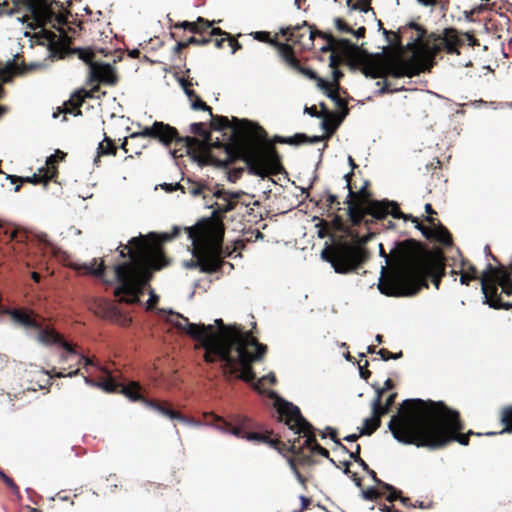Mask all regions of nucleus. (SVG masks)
Returning a JSON list of instances; mask_svg holds the SVG:
<instances>
[{
	"label": "nucleus",
	"instance_id": "f257e3e1",
	"mask_svg": "<svg viewBox=\"0 0 512 512\" xmlns=\"http://www.w3.org/2000/svg\"><path fill=\"white\" fill-rule=\"evenodd\" d=\"M395 440L405 445L440 449L452 441L468 445L469 435L458 434L462 429L459 413L443 402L421 399L404 400L388 423Z\"/></svg>",
	"mask_w": 512,
	"mask_h": 512
},
{
	"label": "nucleus",
	"instance_id": "f03ea898",
	"mask_svg": "<svg viewBox=\"0 0 512 512\" xmlns=\"http://www.w3.org/2000/svg\"><path fill=\"white\" fill-rule=\"evenodd\" d=\"M168 321L193 339L200 341V345L205 349L206 362L212 363L216 358L219 359L224 373L230 375L234 374L237 365H240L241 379L249 382L255 378L250 364L261 359L266 352V346L258 343L250 332L237 325L225 326L221 319L215 320L218 329L214 330L212 325L190 323L184 316L172 312Z\"/></svg>",
	"mask_w": 512,
	"mask_h": 512
},
{
	"label": "nucleus",
	"instance_id": "7ed1b4c3",
	"mask_svg": "<svg viewBox=\"0 0 512 512\" xmlns=\"http://www.w3.org/2000/svg\"><path fill=\"white\" fill-rule=\"evenodd\" d=\"M379 254L385 260L381 267L379 291L390 297H409L427 286L426 277L431 276L438 289L444 273V264L439 258H420L414 241L394 242L387 254L379 244Z\"/></svg>",
	"mask_w": 512,
	"mask_h": 512
},
{
	"label": "nucleus",
	"instance_id": "20e7f679",
	"mask_svg": "<svg viewBox=\"0 0 512 512\" xmlns=\"http://www.w3.org/2000/svg\"><path fill=\"white\" fill-rule=\"evenodd\" d=\"M174 226L172 233H150L147 237L139 235L121 246L120 256H129L130 260L115 266L118 286L114 295L120 302L133 304L139 302L143 289L151 279V270H160L167 265L159 244L173 239L179 233Z\"/></svg>",
	"mask_w": 512,
	"mask_h": 512
},
{
	"label": "nucleus",
	"instance_id": "39448f33",
	"mask_svg": "<svg viewBox=\"0 0 512 512\" xmlns=\"http://www.w3.org/2000/svg\"><path fill=\"white\" fill-rule=\"evenodd\" d=\"M67 13L61 0H34V70H44L71 53L89 66L94 63L91 50L70 49V40L60 27Z\"/></svg>",
	"mask_w": 512,
	"mask_h": 512
},
{
	"label": "nucleus",
	"instance_id": "423d86ee",
	"mask_svg": "<svg viewBox=\"0 0 512 512\" xmlns=\"http://www.w3.org/2000/svg\"><path fill=\"white\" fill-rule=\"evenodd\" d=\"M210 116L213 129L223 130L232 127L247 138L241 146L240 152L250 174L264 178L281 170L275 149L263 142L265 135L261 127L248 120L237 118H233V125H230L229 119L225 116H214L212 113Z\"/></svg>",
	"mask_w": 512,
	"mask_h": 512
},
{
	"label": "nucleus",
	"instance_id": "0eeeda50",
	"mask_svg": "<svg viewBox=\"0 0 512 512\" xmlns=\"http://www.w3.org/2000/svg\"><path fill=\"white\" fill-rule=\"evenodd\" d=\"M192 242L195 260L184 263L186 268H199L201 272H216L222 265L221 233L208 223H199L186 228Z\"/></svg>",
	"mask_w": 512,
	"mask_h": 512
},
{
	"label": "nucleus",
	"instance_id": "6e6552de",
	"mask_svg": "<svg viewBox=\"0 0 512 512\" xmlns=\"http://www.w3.org/2000/svg\"><path fill=\"white\" fill-rule=\"evenodd\" d=\"M190 132L202 137V141L195 138L186 136L179 137L177 130L163 122L155 121L151 126L144 127L140 132L131 134V138L136 137H150L158 139L163 145L168 146L175 141L176 143H183L187 148L198 145L200 148H207L210 145V132L205 130L204 124L201 122L192 123L190 125Z\"/></svg>",
	"mask_w": 512,
	"mask_h": 512
},
{
	"label": "nucleus",
	"instance_id": "1a4fd4ad",
	"mask_svg": "<svg viewBox=\"0 0 512 512\" xmlns=\"http://www.w3.org/2000/svg\"><path fill=\"white\" fill-rule=\"evenodd\" d=\"M348 206V215L351 222L355 225L361 223L363 217L366 214H370L371 216L381 219L386 217L387 215H391L393 218H402L405 221L411 220L415 223V228L418 229L422 235L427 239H432L434 234V229L428 228L420 224L416 217L408 214H404L400 211L398 204L396 202L390 201H370L366 205L363 204H351L350 200H347Z\"/></svg>",
	"mask_w": 512,
	"mask_h": 512
},
{
	"label": "nucleus",
	"instance_id": "9d476101",
	"mask_svg": "<svg viewBox=\"0 0 512 512\" xmlns=\"http://www.w3.org/2000/svg\"><path fill=\"white\" fill-rule=\"evenodd\" d=\"M278 411L285 423L295 434L302 435L305 440L304 446H311V450L317 452L321 456L328 457L329 452L315 442L314 434L312 433V426L301 415L300 409L292 403L279 400Z\"/></svg>",
	"mask_w": 512,
	"mask_h": 512
},
{
	"label": "nucleus",
	"instance_id": "9b49d317",
	"mask_svg": "<svg viewBox=\"0 0 512 512\" xmlns=\"http://www.w3.org/2000/svg\"><path fill=\"white\" fill-rule=\"evenodd\" d=\"M481 285L485 300L497 297V286H500L506 295H512V279L504 266L495 268L489 264L482 274Z\"/></svg>",
	"mask_w": 512,
	"mask_h": 512
},
{
	"label": "nucleus",
	"instance_id": "f8f14e48",
	"mask_svg": "<svg viewBox=\"0 0 512 512\" xmlns=\"http://www.w3.org/2000/svg\"><path fill=\"white\" fill-rule=\"evenodd\" d=\"M365 251L361 247H345L329 254L322 252L336 273L346 274L355 270L365 259Z\"/></svg>",
	"mask_w": 512,
	"mask_h": 512
},
{
	"label": "nucleus",
	"instance_id": "ddd939ff",
	"mask_svg": "<svg viewBox=\"0 0 512 512\" xmlns=\"http://www.w3.org/2000/svg\"><path fill=\"white\" fill-rule=\"evenodd\" d=\"M34 338L43 346L49 347L58 344L66 350L67 354H77L74 346L63 341L61 335L55 331L50 322L36 313H34Z\"/></svg>",
	"mask_w": 512,
	"mask_h": 512
},
{
	"label": "nucleus",
	"instance_id": "4468645a",
	"mask_svg": "<svg viewBox=\"0 0 512 512\" xmlns=\"http://www.w3.org/2000/svg\"><path fill=\"white\" fill-rule=\"evenodd\" d=\"M32 70V64H26L20 54L14 55L3 67H0V99L4 97L3 84L12 81L16 76L28 74ZM6 112V108L0 105V117Z\"/></svg>",
	"mask_w": 512,
	"mask_h": 512
},
{
	"label": "nucleus",
	"instance_id": "2eb2a0df",
	"mask_svg": "<svg viewBox=\"0 0 512 512\" xmlns=\"http://www.w3.org/2000/svg\"><path fill=\"white\" fill-rule=\"evenodd\" d=\"M384 68L386 75H391L395 78L413 77L424 71L423 65L413 60H390L385 64Z\"/></svg>",
	"mask_w": 512,
	"mask_h": 512
},
{
	"label": "nucleus",
	"instance_id": "dca6fc26",
	"mask_svg": "<svg viewBox=\"0 0 512 512\" xmlns=\"http://www.w3.org/2000/svg\"><path fill=\"white\" fill-rule=\"evenodd\" d=\"M64 156V153L57 150L55 154L50 155L46 158L45 166L38 168V172H34V185L42 183L43 186H46L47 183L55 177L56 175V167L55 164L61 160Z\"/></svg>",
	"mask_w": 512,
	"mask_h": 512
},
{
	"label": "nucleus",
	"instance_id": "f3484780",
	"mask_svg": "<svg viewBox=\"0 0 512 512\" xmlns=\"http://www.w3.org/2000/svg\"><path fill=\"white\" fill-rule=\"evenodd\" d=\"M90 78L93 82H100L108 85L116 83V74L112 65L108 63H91Z\"/></svg>",
	"mask_w": 512,
	"mask_h": 512
},
{
	"label": "nucleus",
	"instance_id": "a211bd4d",
	"mask_svg": "<svg viewBox=\"0 0 512 512\" xmlns=\"http://www.w3.org/2000/svg\"><path fill=\"white\" fill-rule=\"evenodd\" d=\"M278 51L279 55L292 69L298 71L309 79H316L317 81L320 79L313 70L310 68H304L300 65L299 61L294 57L292 48L289 45L283 43L278 44Z\"/></svg>",
	"mask_w": 512,
	"mask_h": 512
},
{
	"label": "nucleus",
	"instance_id": "6ab92c4d",
	"mask_svg": "<svg viewBox=\"0 0 512 512\" xmlns=\"http://www.w3.org/2000/svg\"><path fill=\"white\" fill-rule=\"evenodd\" d=\"M95 305V313L103 318L117 321L121 325H125L130 321L128 318L121 315L117 306L112 302L101 299L96 301Z\"/></svg>",
	"mask_w": 512,
	"mask_h": 512
},
{
	"label": "nucleus",
	"instance_id": "aec40b11",
	"mask_svg": "<svg viewBox=\"0 0 512 512\" xmlns=\"http://www.w3.org/2000/svg\"><path fill=\"white\" fill-rule=\"evenodd\" d=\"M380 397H381V394L379 393L378 395H376L375 399L373 400L372 416L364 419L363 426L360 429V435H370L380 426V423H381V420L379 419Z\"/></svg>",
	"mask_w": 512,
	"mask_h": 512
},
{
	"label": "nucleus",
	"instance_id": "412c9836",
	"mask_svg": "<svg viewBox=\"0 0 512 512\" xmlns=\"http://www.w3.org/2000/svg\"><path fill=\"white\" fill-rule=\"evenodd\" d=\"M318 87L326 94V96L331 99L335 105L342 110L341 119H343L348 114L347 103L344 99H342L337 92L331 89V85L329 82L319 79Z\"/></svg>",
	"mask_w": 512,
	"mask_h": 512
},
{
	"label": "nucleus",
	"instance_id": "4be33fe9",
	"mask_svg": "<svg viewBox=\"0 0 512 512\" xmlns=\"http://www.w3.org/2000/svg\"><path fill=\"white\" fill-rule=\"evenodd\" d=\"M355 49V45H353L349 40L347 39H341L336 41L332 37L327 38V45L322 47L321 50L326 51H341L346 55H350Z\"/></svg>",
	"mask_w": 512,
	"mask_h": 512
},
{
	"label": "nucleus",
	"instance_id": "5701e85b",
	"mask_svg": "<svg viewBox=\"0 0 512 512\" xmlns=\"http://www.w3.org/2000/svg\"><path fill=\"white\" fill-rule=\"evenodd\" d=\"M7 314H9L11 320L14 324L23 328H31L32 327V316L26 313L22 309H8Z\"/></svg>",
	"mask_w": 512,
	"mask_h": 512
},
{
	"label": "nucleus",
	"instance_id": "b1692460",
	"mask_svg": "<svg viewBox=\"0 0 512 512\" xmlns=\"http://www.w3.org/2000/svg\"><path fill=\"white\" fill-rule=\"evenodd\" d=\"M116 147L114 146L112 140L107 136L104 137V140L99 143L97 148V156L94 159V163L97 164L101 155H115Z\"/></svg>",
	"mask_w": 512,
	"mask_h": 512
},
{
	"label": "nucleus",
	"instance_id": "393cba45",
	"mask_svg": "<svg viewBox=\"0 0 512 512\" xmlns=\"http://www.w3.org/2000/svg\"><path fill=\"white\" fill-rule=\"evenodd\" d=\"M52 371H46V370H41L40 373L46 377L45 379V382L44 383H40L38 384V387L39 389H46L48 386L51 385V380L52 378L56 377V378H63V377H73V376H76L79 374V369H76L74 371H71L67 374H64L63 372H57L55 373L54 375L51 374Z\"/></svg>",
	"mask_w": 512,
	"mask_h": 512
},
{
	"label": "nucleus",
	"instance_id": "a878e982",
	"mask_svg": "<svg viewBox=\"0 0 512 512\" xmlns=\"http://www.w3.org/2000/svg\"><path fill=\"white\" fill-rule=\"evenodd\" d=\"M445 48L448 53H458L457 51V33L453 29H446L444 33Z\"/></svg>",
	"mask_w": 512,
	"mask_h": 512
},
{
	"label": "nucleus",
	"instance_id": "bb28decb",
	"mask_svg": "<svg viewBox=\"0 0 512 512\" xmlns=\"http://www.w3.org/2000/svg\"><path fill=\"white\" fill-rule=\"evenodd\" d=\"M432 239H435L436 241L445 246H449L452 243V238L449 231L442 225H439L434 228V234Z\"/></svg>",
	"mask_w": 512,
	"mask_h": 512
},
{
	"label": "nucleus",
	"instance_id": "cd10ccee",
	"mask_svg": "<svg viewBox=\"0 0 512 512\" xmlns=\"http://www.w3.org/2000/svg\"><path fill=\"white\" fill-rule=\"evenodd\" d=\"M83 99L84 98L80 93H75L69 100V104H67V103L64 104V110L61 112L64 114H66V113H70V114H74V115L79 114L80 113L79 110L77 113H74L73 110L78 109V107L83 102Z\"/></svg>",
	"mask_w": 512,
	"mask_h": 512
},
{
	"label": "nucleus",
	"instance_id": "c85d7f7f",
	"mask_svg": "<svg viewBox=\"0 0 512 512\" xmlns=\"http://www.w3.org/2000/svg\"><path fill=\"white\" fill-rule=\"evenodd\" d=\"M20 5L25 8L27 13L22 17H17V19L27 22V28L32 29V22H29V15H32V0H25L23 3H15V6L17 7L15 12H18L21 9Z\"/></svg>",
	"mask_w": 512,
	"mask_h": 512
},
{
	"label": "nucleus",
	"instance_id": "c756f323",
	"mask_svg": "<svg viewBox=\"0 0 512 512\" xmlns=\"http://www.w3.org/2000/svg\"><path fill=\"white\" fill-rule=\"evenodd\" d=\"M277 141L280 143H286L291 145H299L308 142V137L305 134H295L291 137H277Z\"/></svg>",
	"mask_w": 512,
	"mask_h": 512
},
{
	"label": "nucleus",
	"instance_id": "7c9ffc66",
	"mask_svg": "<svg viewBox=\"0 0 512 512\" xmlns=\"http://www.w3.org/2000/svg\"><path fill=\"white\" fill-rule=\"evenodd\" d=\"M109 377L104 381H97L96 387L104 390L105 392L112 393L117 390L118 385L113 381L110 373H106Z\"/></svg>",
	"mask_w": 512,
	"mask_h": 512
},
{
	"label": "nucleus",
	"instance_id": "2f4dec72",
	"mask_svg": "<svg viewBox=\"0 0 512 512\" xmlns=\"http://www.w3.org/2000/svg\"><path fill=\"white\" fill-rule=\"evenodd\" d=\"M203 22L204 19L199 17L196 22L183 21L180 24H178L177 27L189 30L193 33H201V28H199V24Z\"/></svg>",
	"mask_w": 512,
	"mask_h": 512
},
{
	"label": "nucleus",
	"instance_id": "473e14b6",
	"mask_svg": "<svg viewBox=\"0 0 512 512\" xmlns=\"http://www.w3.org/2000/svg\"><path fill=\"white\" fill-rule=\"evenodd\" d=\"M149 405L154 408L156 411H158L159 413L163 414L164 416H167L169 417L170 419H177V418H180V414L175 412V411H172L168 408H165L157 403H149Z\"/></svg>",
	"mask_w": 512,
	"mask_h": 512
},
{
	"label": "nucleus",
	"instance_id": "72a5a7b5",
	"mask_svg": "<svg viewBox=\"0 0 512 512\" xmlns=\"http://www.w3.org/2000/svg\"><path fill=\"white\" fill-rule=\"evenodd\" d=\"M121 393L133 401L139 399L138 386L136 384H132L131 386H123L121 388Z\"/></svg>",
	"mask_w": 512,
	"mask_h": 512
},
{
	"label": "nucleus",
	"instance_id": "f704fd0d",
	"mask_svg": "<svg viewBox=\"0 0 512 512\" xmlns=\"http://www.w3.org/2000/svg\"><path fill=\"white\" fill-rule=\"evenodd\" d=\"M502 422L506 426L502 432H512V408H506L503 410Z\"/></svg>",
	"mask_w": 512,
	"mask_h": 512
},
{
	"label": "nucleus",
	"instance_id": "c9c22d12",
	"mask_svg": "<svg viewBox=\"0 0 512 512\" xmlns=\"http://www.w3.org/2000/svg\"><path fill=\"white\" fill-rule=\"evenodd\" d=\"M85 268L92 274L96 276H101L104 271L103 262L97 264V261L94 259L89 265H85Z\"/></svg>",
	"mask_w": 512,
	"mask_h": 512
},
{
	"label": "nucleus",
	"instance_id": "e433bc0d",
	"mask_svg": "<svg viewBox=\"0 0 512 512\" xmlns=\"http://www.w3.org/2000/svg\"><path fill=\"white\" fill-rule=\"evenodd\" d=\"M486 303H488V305L492 308H495V309H498V308H503L505 310H510L512 309V303L511 302H506V303H501L500 300L496 297V298H489L488 300H485Z\"/></svg>",
	"mask_w": 512,
	"mask_h": 512
},
{
	"label": "nucleus",
	"instance_id": "4c0bfd02",
	"mask_svg": "<svg viewBox=\"0 0 512 512\" xmlns=\"http://www.w3.org/2000/svg\"><path fill=\"white\" fill-rule=\"evenodd\" d=\"M6 234H8V231H6ZM9 238L12 241H16V242L20 243V242L24 241V239H27L28 236L25 231H21L18 229H12L9 232Z\"/></svg>",
	"mask_w": 512,
	"mask_h": 512
},
{
	"label": "nucleus",
	"instance_id": "58836bf2",
	"mask_svg": "<svg viewBox=\"0 0 512 512\" xmlns=\"http://www.w3.org/2000/svg\"><path fill=\"white\" fill-rule=\"evenodd\" d=\"M190 103L193 110L208 111L209 114H211V108L207 106L198 96H195V98L190 101Z\"/></svg>",
	"mask_w": 512,
	"mask_h": 512
},
{
	"label": "nucleus",
	"instance_id": "ea45409f",
	"mask_svg": "<svg viewBox=\"0 0 512 512\" xmlns=\"http://www.w3.org/2000/svg\"><path fill=\"white\" fill-rule=\"evenodd\" d=\"M365 73H366L367 76H370L373 79L381 78V77L386 76L385 68L384 67L383 68L372 67V68L367 69Z\"/></svg>",
	"mask_w": 512,
	"mask_h": 512
},
{
	"label": "nucleus",
	"instance_id": "a19ab883",
	"mask_svg": "<svg viewBox=\"0 0 512 512\" xmlns=\"http://www.w3.org/2000/svg\"><path fill=\"white\" fill-rule=\"evenodd\" d=\"M204 189V185L201 183H191L187 188H185V192L187 191L193 196H198L202 193Z\"/></svg>",
	"mask_w": 512,
	"mask_h": 512
},
{
	"label": "nucleus",
	"instance_id": "79ce46f5",
	"mask_svg": "<svg viewBox=\"0 0 512 512\" xmlns=\"http://www.w3.org/2000/svg\"><path fill=\"white\" fill-rule=\"evenodd\" d=\"M0 478L4 481V483L11 488V490L14 493L19 492L18 486L14 483L13 479L7 476L1 469H0Z\"/></svg>",
	"mask_w": 512,
	"mask_h": 512
},
{
	"label": "nucleus",
	"instance_id": "37998d69",
	"mask_svg": "<svg viewBox=\"0 0 512 512\" xmlns=\"http://www.w3.org/2000/svg\"><path fill=\"white\" fill-rule=\"evenodd\" d=\"M352 9L359 10V11L364 12V13H367V12L372 10L371 7H370L369 2L367 0L357 1L356 3H354L352 5Z\"/></svg>",
	"mask_w": 512,
	"mask_h": 512
},
{
	"label": "nucleus",
	"instance_id": "c03bdc74",
	"mask_svg": "<svg viewBox=\"0 0 512 512\" xmlns=\"http://www.w3.org/2000/svg\"><path fill=\"white\" fill-rule=\"evenodd\" d=\"M180 84H181V86H182V88H183V90H184V92H185L186 96L188 97V99H189L190 101H192V100L195 98V96H197V95H196V93L194 92V90H192V89L190 88L191 83L187 82V81H186V80H184V79H181V80H180Z\"/></svg>",
	"mask_w": 512,
	"mask_h": 512
},
{
	"label": "nucleus",
	"instance_id": "a18cd8bd",
	"mask_svg": "<svg viewBox=\"0 0 512 512\" xmlns=\"http://www.w3.org/2000/svg\"><path fill=\"white\" fill-rule=\"evenodd\" d=\"M383 487L390 491L389 495L387 496V501L393 502L397 498L400 497V492L397 491L392 485L387 483H382Z\"/></svg>",
	"mask_w": 512,
	"mask_h": 512
},
{
	"label": "nucleus",
	"instance_id": "49530a36",
	"mask_svg": "<svg viewBox=\"0 0 512 512\" xmlns=\"http://www.w3.org/2000/svg\"><path fill=\"white\" fill-rule=\"evenodd\" d=\"M378 354L381 356V358L384 361H387L389 359H398L399 357H401V352L400 353H391L386 349H380L378 351Z\"/></svg>",
	"mask_w": 512,
	"mask_h": 512
},
{
	"label": "nucleus",
	"instance_id": "de8ad7c7",
	"mask_svg": "<svg viewBox=\"0 0 512 512\" xmlns=\"http://www.w3.org/2000/svg\"><path fill=\"white\" fill-rule=\"evenodd\" d=\"M163 190L166 192H173L175 190L181 189L183 193H185V187L180 185L179 183H163L160 185Z\"/></svg>",
	"mask_w": 512,
	"mask_h": 512
},
{
	"label": "nucleus",
	"instance_id": "09e8293b",
	"mask_svg": "<svg viewBox=\"0 0 512 512\" xmlns=\"http://www.w3.org/2000/svg\"><path fill=\"white\" fill-rule=\"evenodd\" d=\"M335 26L340 32L344 33H350L353 32V29L347 25L342 19L336 18L335 19Z\"/></svg>",
	"mask_w": 512,
	"mask_h": 512
},
{
	"label": "nucleus",
	"instance_id": "8fccbe9b",
	"mask_svg": "<svg viewBox=\"0 0 512 512\" xmlns=\"http://www.w3.org/2000/svg\"><path fill=\"white\" fill-rule=\"evenodd\" d=\"M362 497L365 500H375L379 497V493L374 488H368L362 491Z\"/></svg>",
	"mask_w": 512,
	"mask_h": 512
},
{
	"label": "nucleus",
	"instance_id": "3c124183",
	"mask_svg": "<svg viewBox=\"0 0 512 512\" xmlns=\"http://www.w3.org/2000/svg\"><path fill=\"white\" fill-rule=\"evenodd\" d=\"M223 199H224L225 203H223L219 206V210L222 212H229V211L233 210L235 207V202L227 199L226 197H224Z\"/></svg>",
	"mask_w": 512,
	"mask_h": 512
},
{
	"label": "nucleus",
	"instance_id": "603ef678",
	"mask_svg": "<svg viewBox=\"0 0 512 512\" xmlns=\"http://www.w3.org/2000/svg\"><path fill=\"white\" fill-rule=\"evenodd\" d=\"M288 463H289V466H290L291 470L293 471L294 475L296 476L298 482L301 483L302 485H304L305 480L301 476V474L298 472L294 461L292 459H288Z\"/></svg>",
	"mask_w": 512,
	"mask_h": 512
},
{
	"label": "nucleus",
	"instance_id": "864d4df0",
	"mask_svg": "<svg viewBox=\"0 0 512 512\" xmlns=\"http://www.w3.org/2000/svg\"><path fill=\"white\" fill-rule=\"evenodd\" d=\"M266 381H269L271 384H274L276 381L275 375L273 373H270L268 375L263 376L261 379L258 380L256 387L260 388V386L263 385L264 382Z\"/></svg>",
	"mask_w": 512,
	"mask_h": 512
},
{
	"label": "nucleus",
	"instance_id": "5fc2aeb1",
	"mask_svg": "<svg viewBox=\"0 0 512 512\" xmlns=\"http://www.w3.org/2000/svg\"><path fill=\"white\" fill-rule=\"evenodd\" d=\"M217 197H220L221 195H223L224 197H226L227 199L229 200H236L240 197L241 193L240 192H217L215 194Z\"/></svg>",
	"mask_w": 512,
	"mask_h": 512
},
{
	"label": "nucleus",
	"instance_id": "6e6d98bb",
	"mask_svg": "<svg viewBox=\"0 0 512 512\" xmlns=\"http://www.w3.org/2000/svg\"><path fill=\"white\" fill-rule=\"evenodd\" d=\"M7 178L10 179L12 183H15L17 181H20V183H23V182L32 183V176L17 177L14 175H7Z\"/></svg>",
	"mask_w": 512,
	"mask_h": 512
},
{
	"label": "nucleus",
	"instance_id": "4d7b16f0",
	"mask_svg": "<svg viewBox=\"0 0 512 512\" xmlns=\"http://www.w3.org/2000/svg\"><path fill=\"white\" fill-rule=\"evenodd\" d=\"M326 431L328 432V434L324 433L323 434V437H326V435H329L330 438L338 445H340L343 449H345V447L339 442V440L336 439V432L333 428L331 427H327L326 428Z\"/></svg>",
	"mask_w": 512,
	"mask_h": 512
},
{
	"label": "nucleus",
	"instance_id": "13d9d810",
	"mask_svg": "<svg viewBox=\"0 0 512 512\" xmlns=\"http://www.w3.org/2000/svg\"><path fill=\"white\" fill-rule=\"evenodd\" d=\"M208 42H209V39H207V38L198 39L194 36H191L190 38L187 39L188 45H190V44L204 45Z\"/></svg>",
	"mask_w": 512,
	"mask_h": 512
},
{
	"label": "nucleus",
	"instance_id": "bf43d9fd",
	"mask_svg": "<svg viewBox=\"0 0 512 512\" xmlns=\"http://www.w3.org/2000/svg\"><path fill=\"white\" fill-rule=\"evenodd\" d=\"M418 4H420L423 7H435L440 0H416Z\"/></svg>",
	"mask_w": 512,
	"mask_h": 512
},
{
	"label": "nucleus",
	"instance_id": "052dcab7",
	"mask_svg": "<svg viewBox=\"0 0 512 512\" xmlns=\"http://www.w3.org/2000/svg\"><path fill=\"white\" fill-rule=\"evenodd\" d=\"M245 439H247L248 441H260V440H265V437L264 436H261L257 433H247V434H244V437Z\"/></svg>",
	"mask_w": 512,
	"mask_h": 512
},
{
	"label": "nucleus",
	"instance_id": "680f3d73",
	"mask_svg": "<svg viewBox=\"0 0 512 512\" xmlns=\"http://www.w3.org/2000/svg\"><path fill=\"white\" fill-rule=\"evenodd\" d=\"M230 424L226 421H222V424H217V425H213V427L215 429H217L218 431L222 432V433H225L227 434L228 433V430L230 428Z\"/></svg>",
	"mask_w": 512,
	"mask_h": 512
},
{
	"label": "nucleus",
	"instance_id": "e2e57ef3",
	"mask_svg": "<svg viewBox=\"0 0 512 512\" xmlns=\"http://www.w3.org/2000/svg\"><path fill=\"white\" fill-rule=\"evenodd\" d=\"M344 473H345V474H351V478H352V480L354 481L355 485H356L357 487H361V479H360V478H358V477L356 476V474H355V473H351V472H350V470H349V468H348V463H346V468H345V470H344Z\"/></svg>",
	"mask_w": 512,
	"mask_h": 512
},
{
	"label": "nucleus",
	"instance_id": "0e129e2a",
	"mask_svg": "<svg viewBox=\"0 0 512 512\" xmlns=\"http://www.w3.org/2000/svg\"><path fill=\"white\" fill-rule=\"evenodd\" d=\"M177 419L182 421L183 423H186V424H189V425H192V426H195V427H198V426L202 425V423L200 421L188 419V418H185V417H183L181 415H180V418H177Z\"/></svg>",
	"mask_w": 512,
	"mask_h": 512
},
{
	"label": "nucleus",
	"instance_id": "69168bd1",
	"mask_svg": "<svg viewBox=\"0 0 512 512\" xmlns=\"http://www.w3.org/2000/svg\"><path fill=\"white\" fill-rule=\"evenodd\" d=\"M228 41H229V46L231 47V50H232V54H234L238 49L241 48V44L237 40H235L233 38H229Z\"/></svg>",
	"mask_w": 512,
	"mask_h": 512
},
{
	"label": "nucleus",
	"instance_id": "338daca9",
	"mask_svg": "<svg viewBox=\"0 0 512 512\" xmlns=\"http://www.w3.org/2000/svg\"><path fill=\"white\" fill-rule=\"evenodd\" d=\"M158 296L154 293V291H150V297L147 301V308L150 309L157 301H158Z\"/></svg>",
	"mask_w": 512,
	"mask_h": 512
},
{
	"label": "nucleus",
	"instance_id": "774afa93",
	"mask_svg": "<svg viewBox=\"0 0 512 512\" xmlns=\"http://www.w3.org/2000/svg\"><path fill=\"white\" fill-rule=\"evenodd\" d=\"M227 434H231V435H234L236 437H241V438L244 437V434H242L241 429L238 428V427H231L230 426Z\"/></svg>",
	"mask_w": 512,
	"mask_h": 512
}]
</instances>
